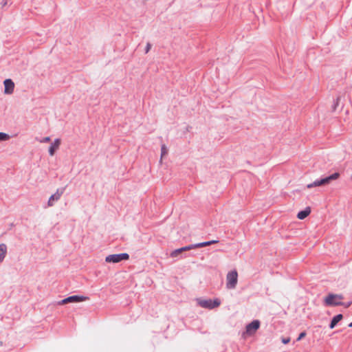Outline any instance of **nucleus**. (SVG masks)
Here are the masks:
<instances>
[{
  "label": "nucleus",
  "instance_id": "nucleus-15",
  "mask_svg": "<svg viewBox=\"0 0 352 352\" xmlns=\"http://www.w3.org/2000/svg\"><path fill=\"white\" fill-rule=\"evenodd\" d=\"M167 153H168V149H167L166 145L165 144L162 145V147H161V157H160V163L162 162L163 157L166 155Z\"/></svg>",
  "mask_w": 352,
  "mask_h": 352
},
{
  "label": "nucleus",
  "instance_id": "nucleus-12",
  "mask_svg": "<svg viewBox=\"0 0 352 352\" xmlns=\"http://www.w3.org/2000/svg\"><path fill=\"white\" fill-rule=\"evenodd\" d=\"M7 254V245L5 243L0 244V263L3 262Z\"/></svg>",
  "mask_w": 352,
  "mask_h": 352
},
{
  "label": "nucleus",
  "instance_id": "nucleus-22",
  "mask_svg": "<svg viewBox=\"0 0 352 352\" xmlns=\"http://www.w3.org/2000/svg\"><path fill=\"white\" fill-rule=\"evenodd\" d=\"M50 141V137H45L43 140H41L40 142L44 143V142H48Z\"/></svg>",
  "mask_w": 352,
  "mask_h": 352
},
{
  "label": "nucleus",
  "instance_id": "nucleus-3",
  "mask_svg": "<svg viewBox=\"0 0 352 352\" xmlns=\"http://www.w3.org/2000/svg\"><path fill=\"white\" fill-rule=\"evenodd\" d=\"M344 297L340 294H329L324 300V304L327 306H338L342 303L341 302Z\"/></svg>",
  "mask_w": 352,
  "mask_h": 352
},
{
  "label": "nucleus",
  "instance_id": "nucleus-14",
  "mask_svg": "<svg viewBox=\"0 0 352 352\" xmlns=\"http://www.w3.org/2000/svg\"><path fill=\"white\" fill-rule=\"evenodd\" d=\"M342 319V315L338 314L334 316L330 323L329 327L330 329H333L335 326Z\"/></svg>",
  "mask_w": 352,
  "mask_h": 352
},
{
  "label": "nucleus",
  "instance_id": "nucleus-18",
  "mask_svg": "<svg viewBox=\"0 0 352 352\" xmlns=\"http://www.w3.org/2000/svg\"><path fill=\"white\" fill-rule=\"evenodd\" d=\"M194 245H195V244H191V245H189L187 246L182 247L181 248L183 252L188 251V250H190L197 248L196 246H194Z\"/></svg>",
  "mask_w": 352,
  "mask_h": 352
},
{
  "label": "nucleus",
  "instance_id": "nucleus-4",
  "mask_svg": "<svg viewBox=\"0 0 352 352\" xmlns=\"http://www.w3.org/2000/svg\"><path fill=\"white\" fill-rule=\"evenodd\" d=\"M238 282V273L236 270L229 272L226 276V287L229 289L235 288Z\"/></svg>",
  "mask_w": 352,
  "mask_h": 352
},
{
  "label": "nucleus",
  "instance_id": "nucleus-19",
  "mask_svg": "<svg viewBox=\"0 0 352 352\" xmlns=\"http://www.w3.org/2000/svg\"><path fill=\"white\" fill-rule=\"evenodd\" d=\"M340 98H337L336 100H334L333 104L332 105L333 111H336L337 107L339 104Z\"/></svg>",
  "mask_w": 352,
  "mask_h": 352
},
{
  "label": "nucleus",
  "instance_id": "nucleus-6",
  "mask_svg": "<svg viewBox=\"0 0 352 352\" xmlns=\"http://www.w3.org/2000/svg\"><path fill=\"white\" fill-rule=\"evenodd\" d=\"M88 298V297L84 296L74 295L65 298L61 300L60 301L58 302V305H65L67 303L82 302L87 300Z\"/></svg>",
  "mask_w": 352,
  "mask_h": 352
},
{
  "label": "nucleus",
  "instance_id": "nucleus-5",
  "mask_svg": "<svg viewBox=\"0 0 352 352\" xmlns=\"http://www.w3.org/2000/svg\"><path fill=\"white\" fill-rule=\"evenodd\" d=\"M129 258V255L127 253H120L110 254L105 258L107 263H117L122 261H126Z\"/></svg>",
  "mask_w": 352,
  "mask_h": 352
},
{
  "label": "nucleus",
  "instance_id": "nucleus-21",
  "mask_svg": "<svg viewBox=\"0 0 352 352\" xmlns=\"http://www.w3.org/2000/svg\"><path fill=\"white\" fill-rule=\"evenodd\" d=\"M282 342L285 344H288L290 342V338H282Z\"/></svg>",
  "mask_w": 352,
  "mask_h": 352
},
{
  "label": "nucleus",
  "instance_id": "nucleus-17",
  "mask_svg": "<svg viewBox=\"0 0 352 352\" xmlns=\"http://www.w3.org/2000/svg\"><path fill=\"white\" fill-rule=\"evenodd\" d=\"M9 138H10V136L8 134L3 133V132H0V142L6 141V140H9Z\"/></svg>",
  "mask_w": 352,
  "mask_h": 352
},
{
  "label": "nucleus",
  "instance_id": "nucleus-23",
  "mask_svg": "<svg viewBox=\"0 0 352 352\" xmlns=\"http://www.w3.org/2000/svg\"><path fill=\"white\" fill-rule=\"evenodd\" d=\"M151 43H148L146 46V48H145V52L148 53L149 52V50H151Z\"/></svg>",
  "mask_w": 352,
  "mask_h": 352
},
{
  "label": "nucleus",
  "instance_id": "nucleus-13",
  "mask_svg": "<svg viewBox=\"0 0 352 352\" xmlns=\"http://www.w3.org/2000/svg\"><path fill=\"white\" fill-rule=\"evenodd\" d=\"M218 242H219V240L208 241H204V242H201V243H195L194 246H196L197 248H203V247L210 245L214 243H217Z\"/></svg>",
  "mask_w": 352,
  "mask_h": 352
},
{
  "label": "nucleus",
  "instance_id": "nucleus-9",
  "mask_svg": "<svg viewBox=\"0 0 352 352\" xmlns=\"http://www.w3.org/2000/svg\"><path fill=\"white\" fill-rule=\"evenodd\" d=\"M4 93L6 94H11L14 91V83L11 79H6L3 82Z\"/></svg>",
  "mask_w": 352,
  "mask_h": 352
},
{
  "label": "nucleus",
  "instance_id": "nucleus-7",
  "mask_svg": "<svg viewBox=\"0 0 352 352\" xmlns=\"http://www.w3.org/2000/svg\"><path fill=\"white\" fill-rule=\"evenodd\" d=\"M260 327V322L258 320L252 321L251 323L246 326V330L244 335L252 336L258 329Z\"/></svg>",
  "mask_w": 352,
  "mask_h": 352
},
{
  "label": "nucleus",
  "instance_id": "nucleus-2",
  "mask_svg": "<svg viewBox=\"0 0 352 352\" xmlns=\"http://www.w3.org/2000/svg\"><path fill=\"white\" fill-rule=\"evenodd\" d=\"M196 302L199 307L206 309H212L220 305V300L219 298L212 300L210 298H196Z\"/></svg>",
  "mask_w": 352,
  "mask_h": 352
},
{
  "label": "nucleus",
  "instance_id": "nucleus-10",
  "mask_svg": "<svg viewBox=\"0 0 352 352\" xmlns=\"http://www.w3.org/2000/svg\"><path fill=\"white\" fill-rule=\"evenodd\" d=\"M311 213V208L309 206L306 207L305 209L300 210L296 217L298 219L302 220L307 217Z\"/></svg>",
  "mask_w": 352,
  "mask_h": 352
},
{
  "label": "nucleus",
  "instance_id": "nucleus-1",
  "mask_svg": "<svg viewBox=\"0 0 352 352\" xmlns=\"http://www.w3.org/2000/svg\"><path fill=\"white\" fill-rule=\"evenodd\" d=\"M340 174L338 172H335L329 175L322 177L316 179L312 183L307 185V188H312L314 187L324 186L329 184L332 181L336 180L340 177Z\"/></svg>",
  "mask_w": 352,
  "mask_h": 352
},
{
  "label": "nucleus",
  "instance_id": "nucleus-24",
  "mask_svg": "<svg viewBox=\"0 0 352 352\" xmlns=\"http://www.w3.org/2000/svg\"><path fill=\"white\" fill-rule=\"evenodd\" d=\"M8 3V0H3L2 1V6H5Z\"/></svg>",
  "mask_w": 352,
  "mask_h": 352
},
{
  "label": "nucleus",
  "instance_id": "nucleus-16",
  "mask_svg": "<svg viewBox=\"0 0 352 352\" xmlns=\"http://www.w3.org/2000/svg\"><path fill=\"white\" fill-rule=\"evenodd\" d=\"M183 252V251L182 250V248H179V249H176L175 250H173V252H171L170 256V257H177L180 253Z\"/></svg>",
  "mask_w": 352,
  "mask_h": 352
},
{
  "label": "nucleus",
  "instance_id": "nucleus-11",
  "mask_svg": "<svg viewBox=\"0 0 352 352\" xmlns=\"http://www.w3.org/2000/svg\"><path fill=\"white\" fill-rule=\"evenodd\" d=\"M60 144V139H56L54 142L51 144V146L49 148V154L51 156H53L55 153V151L56 149H58Z\"/></svg>",
  "mask_w": 352,
  "mask_h": 352
},
{
  "label": "nucleus",
  "instance_id": "nucleus-20",
  "mask_svg": "<svg viewBox=\"0 0 352 352\" xmlns=\"http://www.w3.org/2000/svg\"><path fill=\"white\" fill-rule=\"evenodd\" d=\"M306 336V333L304 331V332H302L299 334L298 338H297V341H300L301 339H302L303 338H305Z\"/></svg>",
  "mask_w": 352,
  "mask_h": 352
},
{
  "label": "nucleus",
  "instance_id": "nucleus-8",
  "mask_svg": "<svg viewBox=\"0 0 352 352\" xmlns=\"http://www.w3.org/2000/svg\"><path fill=\"white\" fill-rule=\"evenodd\" d=\"M64 188L57 189L56 192L54 195H51L50 197L49 198L47 202L48 206H54V203L60 199V197L64 192Z\"/></svg>",
  "mask_w": 352,
  "mask_h": 352
},
{
  "label": "nucleus",
  "instance_id": "nucleus-25",
  "mask_svg": "<svg viewBox=\"0 0 352 352\" xmlns=\"http://www.w3.org/2000/svg\"><path fill=\"white\" fill-rule=\"evenodd\" d=\"M349 327H352V322L349 324Z\"/></svg>",
  "mask_w": 352,
  "mask_h": 352
}]
</instances>
